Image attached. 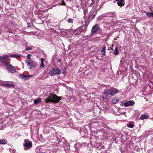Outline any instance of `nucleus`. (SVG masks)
I'll use <instances>...</instances> for the list:
<instances>
[{"label": "nucleus", "instance_id": "f257e3e1", "mask_svg": "<svg viewBox=\"0 0 153 153\" xmlns=\"http://www.w3.org/2000/svg\"><path fill=\"white\" fill-rule=\"evenodd\" d=\"M61 98L55 94H51L48 98L45 99V102L48 103L51 102L53 103H57L59 102Z\"/></svg>", "mask_w": 153, "mask_h": 153}, {"label": "nucleus", "instance_id": "f03ea898", "mask_svg": "<svg viewBox=\"0 0 153 153\" xmlns=\"http://www.w3.org/2000/svg\"><path fill=\"white\" fill-rule=\"evenodd\" d=\"M27 64V65L30 67V69H32L36 67L37 65V62L32 59L26 60L25 61Z\"/></svg>", "mask_w": 153, "mask_h": 153}, {"label": "nucleus", "instance_id": "7ed1b4c3", "mask_svg": "<svg viewBox=\"0 0 153 153\" xmlns=\"http://www.w3.org/2000/svg\"><path fill=\"white\" fill-rule=\"evenodd\" d=\"M61 73V71L60 70L56 68H53L49 72V74L51 76H52L53 74H59Z\"/></svg>", "mask_w": 153, "mask_h": 153}, {"label": "nucleus", "instance_id": "20e7f679", "mask_svg": "<svg viewBox=\"0 0 153 153\" xmlns=\"http://www.w3.org/2000/svg\"><path fill=\"white\" fill-rule=\"evenodd\" d=\"M52 142L54 143V144H59L61 146L64 147L65 144L63 141H60L58 140V138L56 137H55L54 138V140H52Z\"/></svg>", "mask_w": 153, "mask_h": 153}, {"label": "nucleus", "instance_id": "39448f33", "mask_svg": "<svg viewBox=\"0 0 153 153\" xmlns=\"http://www.w3.org/2000/svg\"><path fill=\"white\" fill-rule=\"evenodd\" d=\"M23 146L25 148L27 149H29L32 146V142L29 141L28 140H25L23 144Z\"/></svg>", "mask_w": 153, "mask_h": 153}, {"label": "nucleus", "instance_id": "423d86ee", "mask_svg": "<svg viewBox=\"0 0 153 153\" xmlns=\"http://www.w3.org/2000/svg\"><path fill=\"white\" fill-rule=\"evenodd\" d=\"M100 30V27L97 24H96L94 25L92 28L91 32V35H93L97 32Z\"/></svg>", "mask_w": 153, "mask_h": 153}, {"label": "nucleus", "instance_id": "0eeeda50", "mask_svg": "<svg viewBox=\"0 0 153 153\" xmlns=\"http://www.w3.org/2000/svg\"><path fill=\"white\" fill-rule=\"evenodd\" d=\"M108 90L111 96H113L119 92V91L117 89L112 87L109 88Z\"/></svg>", "mask_w": 153, "mask_h": 153}, {"label": "nucleus", "instance_id": "6e6552de", "mask_svg": "<svg viewBox=\"0 0 153 153\" xmlns=\"http://www.w3.org/2000/svg\"><path fill=\"white\" fill-rule=\"evenodd\" d=\"M111 96L108 90H105L102 93V98L104 99L107 100Z\"/></svg>", "mask_w": 153, "mask_h": 153}, {"label": "nucleus", "instance_id": "1a4fd4ad", "mask_svg": "<svg viewBox=\"0 0 153 153\" xmlns=\"http://www.w3.org/2000/svg\"><path fill=\"white\" fill-rule=\"evenodd\" d=\"M135 104L134 101L133 100H130L125 102L124 105L125 107H127L130 106H134Z\"/></svg>", "mask_w": 153, "mask_h": 153}, {"label": "nucleus", "instance_id": "9d476101", "mask_svg": "<svg viewBox=\"0 0 153 153\" xmlns=\"http://www.w3.org/2000/svg\"><path fill=\"white\" fill-rule=\"evenodd\" d=\"M9 56L7 55H4L3 56H0V62L2 63H5V61L9 59Z\"/></svg>", "mask_w": 153, "mask_h": 153}, {"label": "nucleus", "instance_id": "9b49d317", "mask_svg": "<svg viewBox=\"0 0 153 153\" xmlns=\"http://www.w3.org/2000/svg\"><path fill=\"white\" fill-rule=\"evenodd\" d=\"M7 69L9 72L11 73H14L16 71V70L14 67L13 66L11 65H10L9 66Z\"/></svg>", "mask_w": 153, "mask_h": 153}, {"label": "nucleus", "instance_id": "f8f14e48", "mask_svg": "<svg viewBox=\"0 0 153 153\" xmlns=\"http://www.w3.org/2000/svg\"><path fill=\"white\" fill-rule=\"evenodd\" d=\"M20 77L23 80L28 79L32 77V75H25L23 74H21Z\"/></svg>", "mask_w": 153, "mask_h": 153}, {"label": "nucleus", "instance_id": "ddd939ff", "mask_svg": "<svg viewBox=\"0 0 153 153\" xmlns=\"http://www.w3.org/2000/svg\"><path fill=\"white\" fill-rule=\"evenodd\" d=\"M36 150L37 153H44L46 151L45 149L43 148L42 147L37 148Z\"/></svg>", "mask_w": 153, "mask_h": 153}, {"label": "nucleus", "instance_id": "4468645a", "mask_svg": "<svg viewBox=\"0 0 153 153\" xmlns=\"http://www.w3.org/2000/svg\"><path fill=\"white\" fill-rule=\"evenodd\" d=\"M1 85L2 86L6 87L7 88H13L15 87V86L13 84L8 83H2Z\"/></svg>", "mask_w": 153, "mask_h": 153}, {"label": "nucleus", "instance_id": "2eb2a0df", "mask_svg": "<svg viewBox=\"0 0 153 153\" xmlns=\"http://www.w3.org/2000/svg\"><path fill=\"white\" fill-rule=\"evenodd\" d=\"M116 1L117 2V4L121 7L124 6L125 4V1L124 0H116Z\"/></svg>", "mask_w": 153, "mask_h": 153}, {"label": "nucleus", "instance_id": "dca6fc26", "mask_svg": "<svg viewBox=\"0 0 153 153\" xmlns=\"http://www.w3.org/2000/svg\"><path fill=\"white\" fill-rule=\"evenodd\" d=\"M116 14L114 12H111L108 13L107 17H115Z\"/></svg>", "mask_w": 153, "mask_h": 153}, {"label": "nucleus", "instance_id": "f3484780", "mask_svg": "<svg viewBox=\"0 0 153 153\" xmlns=\"http://www.w3.org/2000/svg\"><path fill=\"white\" fill-rule=\"evenodd\" d=\"M7 143V140L6 139H2L0 140V144L4 145L6 144Z\"/></svg>", "mask_w": 153, "mask_h": 153}, {"label": "nucleus", "instance_id": "a211bd4d", "mask_svg": "<svg viewBox=\"0 0 153 153\" xmlns=\"http://www.w3.org/2000/svg\"><path fill=\"white\" fill-rule=\"evenodd\" d=\"M18 1V0H10V1L11 2V4L13 6L16 5Z\"/></svg>", "mask_w": 153, "mask_h": 153}, {"label": "nucleus", "instance_id": "6ab92c4d", "mask_svg": "<svg viewBox=\"0 0 153 153\" xmlns=\"http://www.w3.org/2000/svg\"><path fill=\"white\" fill-rule=\"evenodd\" d=\"M119 101V100L118 99V98H115L112 100V102L114 104L117 103Z\"/></svg>", "mask_w": 153, "mask_h": 153}, {"label": "nucleus", "instance_id": "aec40b11", "mask_svg": "<svg viewBox=\"0 0 153 153\" xmlns=\"http://www.w3.org/2000/svg\"><path fill=\"white\" fill-rule=\"evenodd\" d=\"M15 25H16L14 23L12 22H10L8 25V27H13Z\"/></svg>", "mask_w": 153, "mask_h": 153}, {"label": "nucleus", "instance_id": "412c9836", "mask_svg": "<svg viewBox=\"0 0 153 153\" xmlns=\"http://www.w3.org/2000/svg\"><path fill=\"white\" fill-rule=\"evenodd\" d=\"M5 30L6 31L9 32L10 33H13L14 31L12 29H10L9 27H6Z\"/></svg>", "mask_w": 153, "mask_h": 153}, {"label": "nucleus", "instance_id": "4be33fe9", "mask_svg": "<svg viewBox=\"0 0 153 153\" xmlns=\"http://www.w3.org/2000/svg\"><path fill=\"white\" fill-rule=\"evenodd\" d=\"M21 55H20V54L18 55H16L14 54V55H10V57H14V58H16V59H18V58H20L21 57Z\"/></svg>", "mask_w": 153, "mask_h": 153}, {"label": "nucleus", "instance_id": "5701e85b", "mask_svg": "<svg viewBox=\"0 0 153 153\" xmlns=\"http://www.w3.org/2000/svg\"><path fill=\"white\" fill-rule=\"evenodd\" d=\"M41 101V99L39 98L34 100V103L35 104H37L38 103L40 102Z\"/></svg>", "mask_w": 153, "mask_h": 153}, {"label": "nucleus", "instance_id": "b1692460", "mask_svg": "<svg viewBox=\"0 0 153 153\" xmlns=\"http://www.w3.org/2000/svg\"><path fill=\"white\" fill-rule=\"evenodd\" d=\"M148 118V116L145 114L141 115L140 117V119L142 120L147 119Z\"/></svg>", "mask_w": 153, "mask_h": 153}, {"label": "nucleus", "instance_id": "393cba45", "mask_svg": "<svg viewBox=\"0 0 153 153\" xmlns=\"http://www.w3.org/2000/svg\"><path fill=\"white\" fill-rule=\"evenodd\" d=\"M114 55H118L119 53V52L118 49V48L117 47H116L115 48V50L114 52Z\"/></svg>", "mask_w": 153, "mask_h": 153}, {"label": "nucleus", "instance_id": "a878e982", "mask_svg": "<svg viewBox=\"0 0 153 153\" xmlns=\"http://www.w3.org/2000/svg\"><path fill=\"white\" fill-rule=\"evenodd\" d=\"M106 47L105 46H104L102 48L101 52L102 53L103 55H104L105 53V50Z\"/></svg>", "mask_w": 153, "mask_h": 153}, {"label": "nucleus", "instance_id": "bb28decb", "mask_svg": "<svg viewBox=\"0 0 153 153\" xmlns=\"http://www.w3.org/2000/svg\"><path fill=\"white\" fill-rule=\"evenodd\" d=\"M146 15L149 17H153V13H152L146 12Z\"/></svg>", "mask_w": 153, "mask_h": 153}, {"label": "nucleus", "instance_id": "cd10ccee", "mask_svg": "<svg viewBox=\"0 0 153 153\" xmlns=\"http://www.w3.org/2000/svg\"><path fill=\"white\" fill-rule=\"evenodd\" d=\"M127 127L130 128H133L134 126V124H130L128 125L127 126Z\"/></svg>", "mask_w": 153, "mask_h": 153}, {"label": "nucleus", "instance_id": "c85d7f7f", "mask_svg": "<svg viewBox=\"0 0 153 153\" xmlns=\"http://www.w3.org/2000/svg\"><path fill=\"white\" fill-rule=\"evenodd\" d=\"M68 22L69 23H71L73 22V20L71 18H69L68 19Z\"/></svg>", "mask_w": 153, "mask_h": 153}, {"label": "nucleus", "instance_id": "c756f323", "mask_svg": "<svg viewBox=\"0 0 153 153\" xmlns=\"http://www.w3.org/2000/svg\"><path fill=\"white\" fill-rule=\"evenodd\" d=\"M31 55L30 54H28L26 56L27 59H30L31 58Z\"/></svg>", "mask_w": 153, "mask_h": 153}, {"label": "nucleus", "instance_id": "7c9ffc66", "mask_svg": "<svg viewBox=\"0 0 153 153\" xmlns=\"http://www.w3.org/2000/svg\"><path fill=\"white\" fill-rule=\"evenodd\" d=\"M40 67L42 68L43 67H45V65L44 63V62H41V64L40 65Z\"/></svg>", "mask_w": 153, "mask_h": 153}, {"label": "nucleus", "instance_id": "2f4dec72", "mask_svg": "<svg viewBox=\"0 0 153 153\" xmlns=\"http://www.w3.org/2000/svg\"><path fill=\"white\" fill-rule=\"evenodd\" d=\"M32 48L28 47H27L25 49V50L27 51H29V50H32Z\"/></svg>", "mask_w": 153, "mask_h": 153}, {"label": "nucleus", "instance_id": "473e14b6", "mask_svg": "<svg viewBox=\"0 0 153 153\" xmlns=\"http://www.w3.org/2000/svg\"><path fill=\"white\" fill-rule=\"evenodd\" d=\"M5 65H6V67L7 68H8V67L9 66V65H10V64H9V63H7V62H5V63H4Z\"/></svg>", "mask_w": 153, "mask_h": 153}, {"label": "nucleus", "instance_id": "72a5a7b5", "mask_svg": "<svg viewBox=\"0 0 153 153\" xmlns=\"http://www.w3.org/2000/svg\"><path fill=\"white\" fill-rule=\"evenodd\" d=\"M59 4L61 5H64V6H65L66 5L65 3L63 1H62V3L60 4Z\"/></svg>", "mask_w": 153, "mask_h": 153}, {"label": "nucleus", "instance_id": "f704fd0d", "mask_svg": "<svg viewBox=\"0 0 153 153\" xmlns=\"http://www.w3.org/2000/svg\"><path fill=\"white\" fill-rule=\"evenodd\" d=\"M83 11H84V14L85 15V16L86 15V11L85 10H84Z\"/></svg>", "mask_w": 153, "mask_h": 153}, {"label": "nucleus", "instance_id": "c9c22d12", "mask_svg": "<svg viewBox=\"0 0 153 153\" xmlns=\"http://www.w3.org/2000/svg\"><path fill=\"white\" fill-rule=\"evenodd\" d=\"M44 61V59L43 58H42L41 59V62H43Z\"/></svg>", "mask_w": 153, "mask_h": 153}, {"label": "nucleus", "instance_id": "e433bc0d", "mask_svg": "<svg viewBox=\"0 0 153 153\" xmlns=\"http://www.w3.org/2000/svg\"><path fill=\"white\" fill-rule=\"evenodd\" d=\"M58 61L59 62H60L61 61V59H58Z\"/></svg>", "mask_w": 153, "mask_h": 153}, {"label": "nucleus", "instance_id": "4c0bfd02", "mask_svg": "<svg viewBox=\"0 0 153 153\" xmlns=\"http://www.w3.org/2000/svg\"><path fill=\"white\" fill-rule=\"evenodd\" d=\"M30 24V23L29 22H28L27 23V25H28V26L27 27H30L29 26V24Z\"/></svg>", "mask_w": 153, "mask_h": 153}, {"label": "nucleus", "instance_id": "58836bf2", "mask_svg": "<svg viewBox=\"0 0 153 153\" xmlns=\"http://www.w3.org/2000/svg\"><path fill=\"white\" fill-rule=\"evenodd\" d=\"M116 2V1H114L113 2H114V3H115Z\"/></svg>", "mask_w": 153, "mask_h": 153}, {"label": "nucleus", "instance_id": "ea45409f", "mask_svg": "<svg viewBox=\"0 0 153 153\" xmlns=\"http://www.w3.org/2000/svg\"><path fill=\"white\" fill-rule=\"evenodd\" d=\"M111 21H110V22H109V23H111Z\"/></svg>", "mask_w": 153, "mask_h": 153}, {"label": "nucleus", "instance_id": "a19ab883", "mask_svg": "<svg viewBox=\"0 0 153 153\" xmlns=\"http://www.w3.org/2000/svg\"><path fill=\"white\" fill-rule=\"evenodd\" d=\"M13 152H14V150H13Z\"/></svg>", "mask_w": 153, "mask_h": 153}, {"label": "nucleus", "instance_id": "79ce46f5", "mask_svg": "<svg viewBox=\"0 0 153 153\" xmlns=\"http://www.w3.org/2000/svg\"><path fill=\"white\" fill-rule=\"evenodd\" d=\"M14 150V151L15 152V150Z\"/></svg>", "mask_w": 153, "mask_h": 153}]
</instances>
